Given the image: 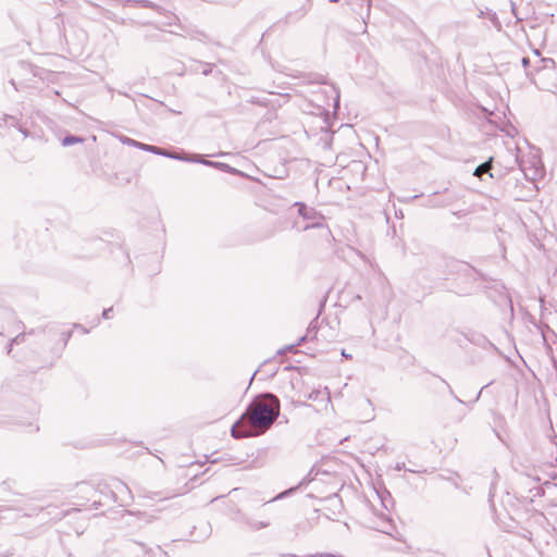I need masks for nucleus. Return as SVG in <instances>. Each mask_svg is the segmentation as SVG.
Here are the masks:
<instances>
[{
    "mask_svg": "<svg viewBox=\"0 0 557 557\" xmlns=\"http://www.w3.org/2000/svg\"><path fill=\"white\" fill-rule=\"evenodd\" d=\"M280 400L273 394L257 396L232 426V436L244 438L264 433L280 416Z\"/></svg>",
    "mask_w": 557,
    "mask_h": 557,
    "instance_id": "obj_1",
    "label": "nucleus"
},
{
    "mask_svg": "<svg viewBox=\"0 0 557 557\" xmlns=\"http://www.w3.org/2000/svg\"><path fill=\"white\" fill-rule=\"evenodd\" d=\"M338 315H315L310 322L306 334L298 338V345L319 338L326 342L335 341L338 334Z\"/></svg>",
    "mask_w": 557,
    "mask_h": 557,
    "instance_id": "obj_2",
    "label": "nucleus"
},
{
    "mask_svg": "<svg viewBox=\"0 0 557 557\" xmlns=\"http://www.w3.org/2000/svg\"><path fill=\"white\" fill-rule=\"evenodd\" d=\"M77 499L74 505L86 509H98L106 505L104 492L97 490L94 485L82 483L77 486Z\"/></svg>",
    "mask_w": 557,
    "mask_h": 557,
    "instance_id": "obj_3",
    "label": "nucleus"
},
{
    "mask_svg": "<svg viewBox=\"0 0 557 557\" xmlns=\"http://www.w3.org/2000/svg\"><path fill=\"white\" fill-rule=\"evenodd\" d=\"M519 165L528 180L536 181L544 175V168L541 159L535 153L522 156Z\"/></svg>",
    "mask_w": 557,
    "mask_h": 557,
    "instance_id": "obj_4",
    "label": "nucleus"
},
{
    "mask_svg": "<svg viewBox=\"0 0 557 557\" xmlns=\"http://www.w3.org/2000/svg\"><path fill=\"white\" fill-rule=\"evenodd\" d=\"M2 511L4 509L25 510L28 498L22 494H15L7 487V482H2Z\"/></svg>",
    "mask_w": 557,
    "mask_h": 557,
    "instance_id": "obj_5",
    "label": "nucleus"
},
{
    "mask_svg": "<svg viewBox=\"0 0 557 557\" xmlns=\"http://www.w3.org/2000/svg\"><path fill=\"white\" fill-rule=\"evenodd\" d=\"M99 323H100V317L94 315L92 321L89 323V327H86L84 324L75 323V324H73V329H62L59 331V334H60L59 342L62 343V347H64L74 331H77L84 335V334H87L91 329L97 326Z\"/></svg>",
    "mask_w": 557,
    "mask_h": 557,
    "instance_id": "obj_6",
    "label": "nucleus"
},
{
    "mask_svg": "<svg viewBox=\"0 0 557 557\" xmlns=\"http://www.w3.org/2000/svg\"><path fill=\"white\" fill-rule=\"evenodd\" d=\"M122 493L129 494L131 491H129L128 486L120 480L114 481V483L112 485V490L104 492L106 504L108 502H111V503L117 502V494H122Z\"/></svg>",
    "mask_w": 557,
    "mask_h": 557,
    "instance_id": "obj_7",
    "label": "nucleus"
},
{
    "mask_svg": "<svg viewBox=\"0 0 557 557\" xmlns=\"http://www.w3.org/2000/svg\"><path fill=\"white\" fill-rule=\"evenodd\" d=\"M468 339L471 343H473L478 346H481L485 350L491 349V350L495 351L496 354L500 355V351L498 350V348L493 343H491L485 336H482L480 334H473L472 337H469Z\"/></svg>",
    "mask_w": 557,
    "mask_h": 557,
    "instance_id": "obj_8",
    "label": "nucleus"
},
{
    "mask_svg": "<svg viewBox=\"0 0 557 557\" xmlns=\"http://www.w3.org/2000/svg\"><path fill=\"white\" fill-rule=\"evenodd\" d=\"M123 518L125 519V522L127 524H132L134 523L135 520H144L145 522H149V517L147 513L145 512H133V511H129V510H126L125 511V515L123 516Z\"/></svg>",
    "mask_w": 557,
    "mask_h": 557,
    "instance_id": "obj_9",
    "label": "nucleus"
},
{
    "mask_svg": "<svg viewBox=\"0 0 557 557\" xmlns=\"http://www.w3.org/2000/svg\"><path fill=\"white\" fill-rule=\"evenodd\" d=\"M247 525L252 530H261L270 525L269 521H257L253 519H246Z\"/></svg>",
    "mask_w": 557,
    "mask_h": 557,
    "instance_id": "obj_10",
    "label": "nucleus"
},
{
    "mask_svg": "<svg viewBox=\"0 0 557 557\" xmlns=\"http://www.w3.org/2000/svg\"><path fill=\"white\" fill-rule=\"evenodd\" d=\"M544 76L548 79L554 81V83L549 86V89L557 95V69L550 72H545Z\"/></svg>",
    "mask_w": 557,
    "mask_h": 557,
    "instance_id": "obj_11",
    "label": "nucleus"
},
{
    "mask_svg": "<svg viewBox=\"0 0 557 557\" xmlns=\"http://www.w3.org/2000/svg\"><path fill=\"white\" fill-rule=\"evenodd\" d=\"M261 369L263 371H265L269 374V376H274L277 373V368L276 367H272V361L271 360L264 361L261 364Z\"/></svg>",
    "mask_w": 557,
    "mask_h": 557,
    "instance_id": "obj_12",
    "label": "nucleus"
},
{
    "mask_svg": "<svg viewBox=\"0 0 557 557\" xmlns=\"http://www.w3.org/2000/svg\"><path fill=\"white\" fill-rule=\"evenodd\" d=\"M492 160H493V159L491 158L488 161H486V162L482 163L481 165H479V166L475 169V171H474V175H475V176H480V175H482L483 173H487V172L491 170V163H492Z\"/></svg>",
    "mask_w": 557,
    "mask_h": 557,
    "instance_id": "obj_13",
    "label": "nucleus"
},
{
    "mask_svg": "<svg viewBox=\"0 0 557 557\" xmlns=\"http://www.w3.org/2000/svg\"><path fill=\"white\" fill-rule=\"evenodd\" d=\"M297 346H299L298 345V341L295 344L286 345L283 348L278 349L277 350V355L282 356V355H285L287 352H297L298 351L296 349Z\"/></svg>",
    "mask_w": 557,
    "mask_h": 557,
    "instance_id": "obj_14",
    "label": "nucleus"
},
{
    "mask_svg": "<svg viewBox=\"0 0 557 557\" xmlns=\"http://www.w3.org/2000/svg\"><path fill=\"white\" fill-rule=\"evenodd\" d=\"M150 152H153V153H157V154H161V156H166V157L173 158V159H180V160L182 159L180 156L169 153L165 150H163V149H161L159 147H156V146H152V149H150Z\"/></svg>",
    "mask_w": 557,
    "mask_h": 557,
    "instance_id": "obj_15",
    "label": "nucleus"
},
{
    "mask_svg": "<svg viewBox=\"0 0 557 557\" xmlns=\"http://www.w3.org/2000/svg\"><path fill=\"white\" fill-rule=\"evenodd\" d=\"M395 469L397 471L405 470V471H408V472H411V473H423V472H425L424 469H410V468H406L405 462H397L396 466H395Z\"/></svg>",
    "mask_w": 557,
    "mask_h": 557,
    "instance_id": "obj_16",
    "label": "nucleus"
},
{
    "mask_svg": "<svg viewBox=\"0 0 557 557\" xmlns=\"http://www.w3.org/2000/svg\"><path fill=\"white\" fill-rule=\"evenodd\" d=\"M296 490H297V486L287 488V490L278 493L276 496H274L270 502H275V500H278V499H283V498L292 495Z\"/></svg>",
    "mask_w": 557,
    "mask_h": 557,
    "instance_id": "obj_17",
    "label": "nucleus"
},
{
    "mask_svg": "<svg viewBox=\"0 0 557 557\" xmlns=\"http://www.w3.org/2000/svg\"><path fill=\"white\" fill-rule=\"evenodd\" d=\"M24 339H25V334H18V335H16V336L12 339V342H11V344H10V347H9V349H8V354H9V355H10V354H12V352H13V346H14V345H20L22 342H24Z\"/></svg>",
    "mask_w": 557,
    "mask_h": 557,
    "instance_id": "obj_18",
    "label": "nucleus"
},
{
    "mask_svg": "<svg viewBox=\"0 0 557 557\" xmlns=\"http://www.w3.org/2000/svg\"><path fill=\"white\" fill-rule=\"evenodd\" d=\"M83 139L79 138V137H75V136H66L62 144L63 146H70V145H73V144H76V143H82Z\"/></svg>",
    "mask_w": 557,
    "mask_h": 557,
    "instance_id": "obj_19",
    "label": "nucleus"
},
{
    "mask_svg": "<svg viewBox=\"0 0 557 557\" xmlns=\"http://www.w3.org/2000/svg\"><path fill=\"white\" fill-rule=\"evenodd\" d=\"M18 425L26 428L27 432H37L39 430V428L37 425H34L32 422L18 423Z\"/></svg>",
    "mask_w": 557,
    "mask_h": 557,
    "instance_id": "obj_20",
    "label": "nucleus"
},
{
    "mask_svg": "<svg viewBox=\"0 0 557 557\" xmlns=\"http://www.w3.org/2000/svg\"><path fill=\"white\" fill-rule=\"evenodd\" d=\"M309 210L307 209V207L305 205H300V208H299V213L306 218V219H311L313 218V215H310V213L308 212Z\"/></svg>",
    "mask_w": 557,
    "mask_h": 557,
    "instance_id": "obj_21",
    "label": "nucleus"
},
{
    "mask_svg": "<svg viewBox=\"0 0 557 557\" xmlns=\"http://www.w3.org/2000/svg\"><path fill=\"white\" fill-rule=\"evenodd\" d=\"M193 161H198V162H201V163L207 164V165H214V166H222L223 165L222 163H214V162H211V161L199 160V159H193Z\"/></svg>",
    "mask_w": 557,
    "mask_h": 557,
    "instance_id": "obj_22",
    "label": "nucleus"
},
{
    "mask_svg": "<svg viewBox=\"0 0 557 557\" xmlns=\"http://www.w3.org/2000/svg\"><path fill=\"white\" fill-rule=\"evenodd\" d=\"M122 141L124 144H127V145H131V146H134V147H137L139 145L138 141H136L134 139H131V138H126V137L124 139H122Z\"/></svg>",
    "mask_w": 557,
    "mask_h": 557,
    "instance_id": "obj_23",
    "label": "nucleus"
},
{
    "mask_svg": "<svg viewBox=\"0 0 557 557\" xmlns=\"http://www.w3.org/2000/svg\"><path fill=\"white\" fill-rule=\"evenodd\" d=\"M67 513H70V510H67V511H57L54 517H53V519L61 520Z\"/></svg>",
    "mask_w": 557,
    "mask_h": 557,
    "instance_id": "obj_24",
    "label": "nucleus"
},
{
    "mask_svg": "<svg viewBox=\"0 0 557 557\" xmlns=\"http://www.w3.org/2000/svg\"><path fill=\"white\" fill-rule=\"evenodd\" d=\"M137 147L139 149H143V150H146V151H150V149H152V146L146 145V144H141V143H139V145Z\"/></svg>",
    "mask_w": 557,
    "mask_h": 557,
    "instance_id": "obj_25",
    "label": "nucleus"
},
{
    "mask_svg": "<svg viewBox=\"0 0 557 557\" xmlns=\"http://www.w3.org/2000/svg\"><path fill=\"white\" fill-rule=\"evenodd\" d=\"M534 490H535L534 496H540V495H542V494H543V492H542V488H541V487H535Z\"/></svg>",
    "mask_w": 557,
    "mask_h": 557,
    "instance_id": "obj_26",
    "label": "nucleus"
},
{
    "mask_svg": "<svg viewBox=\"0 0 557 557\" xmlns=\"http://www.w3.org/2000/svg\"><path fill=\"white\" fill-rule=\"evenodd\" d=\"M342 355L345 357V358H351L350 355H348L347 352H345V350L342 351Z\"/></svg>",
    "mask_w": 557,
    "mask_h": 557,
    "instance_id": "obj_27",
    "label": "nucleus"
},
{
    "mask_svg": "<svg viewBox=\"0 0 557 557\" xmlns=\"http://www.w3.org/2000/svg\"><path fill=\"white\" fill-rule=\"evenodd\" d=\"M522 63H523V65L525 66V65L529 63V60H528L527 58H523V59H522Z\"/></svg>",
    "mask_w": 557,
    "mask_h": 557,
    "instance_id": "obj_28",
    "label": "nucleus"
},
{
    "mask_svg": "<svg viewBox=\"0 0 557 557\" xmlns=\"http://www.w3.org/2000/svg\"><path fill=\"white\" fill-rule=\"evenodd\" d=\"M481 393H482V389L478 393V396H476L475 400L479 399V397L481 396Z\"/></svg>",
    "mask_w": 557,
    "mask_h": 557,
    "instance_id": "obj_29",
    "label": "nucleus"
},
{
    "mask_svg": "<svg viewBox=\"0 0 557 557\" xmlns=\"http://www.w3.org/2000/svg\"><path fill=\"white\" fill-rule=\"evenodd\" d=\"M144 549L145 552H147L148 549L146 548L145 544H139Z\"/></svg>",
    "mask_w": 557,
    "mask_h": 557,
    "instance_id": "obj_30",
    "label": "nucleus"
},
{
    "mask_svg": "<svg viewBox=\"0 0 557 557\" xmlns=\"http://www.w3.org/2000/svg\"><path fill=\"white\" fill-rule=\"evenodd\" d=\"M33 499H35V500L40 499V500H41V499H44V498H42V497H33Z\"/></svg>",
    "mask_w": 557,
    "mask_h": 557,
    "instance_id": "obj_31",
    "label": "nucleus"
},
{
    "mask_svg": "<svg viewBox=\"0 0 557 557\" xmlns=\"http://www.w3.org/2000/svg\"><path fill=\"white\" fill-rule=\"evenodd\" d=\"M320 223H313L311 226H319Z\"/></svg>",
    "mask_w": 557,
    "mask_h": 557,
    "instance_id": "obj_32",
    "label": "nucleus"
},
{
    "mask_svg": "<svg viewBox=\"0 0 557 557\" xmlns=\"http://www.w3.org/2000/svg\"><path fill=\"white\" fill-rule=\"evenodd\" d=\"M102 318L108 319V318H110V315L104 314V315H102Z\"/></svg>",
    "mask_w": 557,
    "mask_h": 557,
    "instance_id": "obj_33",
    "label": "nucleus"
}]
</instances>
